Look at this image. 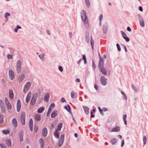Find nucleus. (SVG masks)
<instances>
[{
    "mask_svg": "<svg viewBox=\"0 0 148 148\" xmlns=\"http://www.w3.org/2000/svg\"><path fill=\"white\" fill-rule=\"evenodd\" d=\"M121 93H122V94L123 95V96L125 97V99L126 100H127V97H126V95H125V93L123 92L122 91H121Z\"/></svg>",
    "mask_w": 148,
    "mask_h": 148,
    "instance_id": "obj_55",
    "label": "nucleus"
},
{
    "mask_svg": "<svg viewBox=\"0 0 148 148\" xmlns=\"http://www.w3.org/2000/svg\"><path fill=\"white\" fill-rule=\"evenodd\" d=\"M31 94H32V93L31 92H29L28 93V94L27 96V97H26V100H25L26 102L27 103H28V102L29 101V100L31 98Z\"/></svg>",
    "mask_w": 148,
    "mask_h": 148,
    "instance_id": "obj_13",
    "label": "nucleus"
},
{
    "mask_svg": "<svg viewBox=\"0 0 148 148\" xmlns=\"http://www.w3.org/2000/svg\"><path fill=\"white\" fill-rule=\"evenodd\" d=\"M44 110V108L43 107H41L40 108L38 109V113H41L42 112H43V111Z\"/></svg>",
    "mask_w": 148,
    "mask_h": 148,
    "instance_id": "obj_37",
    "label": "nucleus"
},
{
    "mask_svg": "<svg viewBox=\"0 0 148 148\" xmlns=\"http://www.w3.org/2000/svg\"><path fill=\"white\" fill-rule=\"evenodd\" d=\"M143 140L144 145H145L147 142V140L146 137L145 136H143Z\"/></svg>",
    "mask_w": 148,
    "mask_h": 148,
    "instance_id": "obj_46",
    "label": "nucleus"
},
{
    "mask_svg": "<svg viewBox=\"0 0 148 148\" xmlns=\"http://www.w3.org/2000/svg\"><path fill=\"white\" fill-rule=\"evenodd\" d=\"M100 82L101 84L103 86H105L107 84L106 80L104 76H102L101 77Z\"/></svg>",
    "mask_w": 148,
    "mask_h": 148,
    "instance_id": "obj_9",
    "label": "nucleus"
},
{
    "mask_svg": "<svg viewBox=\"0 0 148 148\" xmlns=\"http://www.w3.org/2000/svg\"><path fill=\"white\" fill-rule=\"evenodd\" d=\"M120 127L117 126H116L115 127L112 128L111 130V132H119L120 131Z\"/></svg>",
    "mask_w": 148,
    "mask_h": 148,
    "instance_id": "obj_17",
    "label": "nucleus"
},
{
    "mask_svg": "<svg viewBox=\"0 0 148 148\" xmlns=\"http://www.w3.org/2000/svg\"><path fill=\"white\" fill-rule=\"evenodd\" d=\"M67 107H68V108H69V110L68 109L67 107L66 106H64V108L65 109H66L71 114H72V113L71 112V109L70 106L69 105H68L67 106Z\"/></svg>",
    "mask_w": 148,
    "mask_h": 148,
    "instance_id": "obj_34",
    "label": "nucleus"
},
{
    "mask_svg": "<svg viewBox=\"0 0 148 148\" xmlns=\"http://www.w3.org/2000/svg\"><path fill=\"white\" fill-rule=\"evenodd\" d=\"M61 102L62 103H64L66 102V100L64 98L62 97L61 99Z\"/></svg>",
    "mask_w": 148,
    "mask_h": 148,
    "instance_id": "obj_57",
    "label": "nucleus"
},
{
    "mask_svg": "<svg viewBox=\"0 0 148 148\" xmlns=\"http://www.w3.org/2000/svg\"><path fill=\"white\" fill-rule=\"evenodd\" d=\"M10 16V14L8 12H6L4 14V17L5 19V21H7L8 20L9 18L8 17Z\"/></svg>",
    "mask_w": 148,
    "mask_h": 148,
    "instance_id": "obj_23",
    "label": "nucleus"
},
{
    "mask_svg": "<svg viewBox=\"0 0 148 148\" xmlns=\"http://www.w3.org/2000/svg\"><path fill=\"white\" fill-rule=\"evenodd\" d=\"M39 142L40 144V148H43L44 146V142L42 138H40L39 139Z\"/></svg>",
    "mask_w": 148,
    "mask_h": 148,
    "instance_id": "obj_16",
    "label": "nucleus"
},
{
    "mask_svg": "<svg viewBox=\"0 0 148 148\" xmlns=\"http://www.w3.org/2000/svg\"><path fill=\"white\" fill-rule=\"evenodd\" d=\"M0 107L1 108L2 112L3 113H5V111L6 110L4 106V105L0 106Z\"/></svg>",
    "mask_w": 148,
    "mask_h": 148,
    "instance_id": "obj_38",
    "label": "nucleus"
},
{
    "mask_svg": "<svg viewBox=\"0 0 148 148\" xmlns=\"http://www.w3.org/2000/svg\"><path fill=\"white\" fill-rule=\"evenodd\" d=\"M64 134H63L60 136V138L58 143V146L59 147H60L62 145L64 142Z\"/></svg>",
    "mask_w": 148,
    "mask_h": 148,
    "instance_id": "obj_4",
    "label": "nucleus"
},
{
    "mask_svg": "<svg viewBox=\"0 0 148 148\" xmlns=\"http://www.w3.org/2000/svg\"><path fill=\"white\" fill-rule=\"evenodd\" d=\"M25 113L24 111L22 112L21 115V120L22 125H25Z\"/></svg>",
    "mask_w": 148,
    "mask_h": 148,
    "instance_id": "obj_3",
    "label": "nucleus"
},
{
    "mask_svg": "<svg viewBox=\"0 0 148 148\" xmlns=\"http://www.w3.org/2000/svg\"><path fill=\"white\" fill-rule=\"evenodd\" d=\"M116 46L117 47L118 50L119 51H120L121 50V49L119 44H116Z\"/></svg>",
    "mask_w": 148,
    "mask_h": 148,
    "instance_id": "obj_51",
    "label": "nucleus"
},
{
    "mask_svg": "<svg viewBox=\"0 0 148 148\" xmlns=\"http://www.w3.org/2000/svg\"><path fill=\"white\" fill-rule=\"evenodd\" d=\"M49 97L50 94L49 93H46L44 96V99L47 102H48V101Z\"/></svg>",
    "mask_w": 148,
    "mask_h": 148,
    "instance_id": "obj_19",
    "label": "nucleus"
},
{
    "mask_svg": "<svg viewBox=\"0 0 148 148\" xmlns=\"http://www.w3.org/2000/svg\"><path fill=\"white\" fill-rule=\"evenodd\" d=\"M108 28V25L107 24H105L103 27V31L104 33H106Z\"/></svg>",
    "mask_w": 148,
    "mask_h": 148,
    "instance_id": "obj_21",
    "label": "nucleus"
},
{
    "mask_svg": "<svg viewBox=\"0 0 148 148\" xmlns=\"http://www.w3.org/2000/svg\"><path fill=\"white\" fill-rule=\"evenodd\" d=\"M45 55L44 54H42L41 55H39L38 56L40 58L42 61L45 60V58H44V56Z\"/></svg>",
    "mask_w": 148,
    "mask_h": 148,
    "instance_id": "obj_41",
    "label": "nucleus"
},
{
    "mask_svg": "<svg viewBox=\"0 0 148 148\" xmlns=\"http://www.w3.org/2000/svg\"><path fill=\"white\" fill-rule=\"evenodd\" d=\"M86 5L87 8H89L90 6L89 0H84Z\"/></svg>",
    "mask_w": 148,
    "mask_h": 148,
    "instance_id": "obj_32",
    "label": "nucleus"
},
{
    "mask_svg": "<svg viewBox=\"0 0 148 148\" xmlns=\"http://www.w3.org/2000/svg\"><path fill=\"white\" fill-rule=\"evenodd\" d=\"M33 125V120L32 119H30L29 121V125Z\"/></svg>",
    "mask_w": 148,
    "mask_h": 148,
    "instance_id": "obj_50",
    "label": "nucleus"
},
{
    "mask_svg": "<svg viewBox=\"0 0 148 148\" xmlns=\"http://www.w3.org/2000/svg\"><path fill=\"white\" fill-rule=\"evenodd\" d=\"M138 16L139 21L140 25L142 27L145 26V22L142 16L140 14L138 15Z\"/></svg>",
    "mask_w": 148,
    "mask_h": 148,
    "instance_id": "obj_6",
    "label": "nucleus"
},
{
    "mask_svg": "<svg viewBox=\"0 0 148 148\" xmlns=\"http://www.w3.org/2000/svg\"><path fill=\"white\" fill-rule=\"evenodd\" d=\"M117 142V140L115 138L111 139L110 140V142L112 145H114Z\"/></svg>",
    "mask_w": 148,
    "mask_h": 148,
    "instance_id": "obj_33",
    "label": "nucleus"
},
{
    "mask_svg": "<svg viewBox=\"0 0 148 148\" xmlns=\"http://www.w3.org/2000/svg\"><path fill=\"white\" fill-rule=\"evenodd\" d=\"M84 110L85 111V113L86 114H88L89 113V108L85 106L84 107Z\"/></svg>",
    "mask_w": 148,
    "mask_h": 148,
    "instance_id": "obj_31",
    "label": "nucleus"
},
{
    "mask_svg": "<svg viewBox=\"0 0 148 148\" xmlns=\"http://www.w3.org/2000/svg\"><path fill=\"white\" fill-rule=\"evenodd\" d=\"M126 118H127V115L126 114H125L123 115V119L124 123L125 125H127V122L126 121Z\"/></svg>",
    "mask_w": 148,
    "mask_h": 148,
    "instance_id": "obj_35",
    "label": "nucleus"
},
{
    "mask_svg": "<svg viewBox=\"0 0 148 148\" xmlns=\"http://www.w3.org/2000/svg\"><path fill=\"white\" fill-rule=\"evenodd\" d=\"M85 39L86 42L88 43H89V35L88 33L86 32L85 34Z\"/></svg>",
    "mask_w": 148,
    "mask_h": 148,
    "instance_id": "obj_26",
    "label": "nucleus"
},
{
    "mask_svg": "<svg viewBox=\"0 0 148 148\" xmlns=\"http://www.w3.org/2000/svg\"><path fill=\"white\" fill-rule=\"evenodd\" d=\"M35 119L38 121H40L41 120V115L39 114H36L35 116Z\"/></svg>",
    "mask_w": 148,
    "mask_h": 148,
    "instance_id": "obj_18",
    "label": "nucleus"
},
{
    "mask_svg": "<svg viewBox=\"0 0 148 148\" xmlns=\"http://www.w3.org/2000/svg\"><path fill=\"white\" fill-rule=\"evenodd\" d=\"M99 69L101 71L103 75H106L107 71L103 67L99 68Z\"/></svg>",
    "mask_w": 148,
    "mask_h": 148,
    "instance_id": "obj_14",
    "label": "nucleus"
},
{
    "mask_svg": "<svg viewBox=\"0 0 148 148\" xmlns=\"http://www.w3.org/2000/svg\"><path fill=\"white\" fill-rule=\"evenodd\" d=\"M5 101L7 108L9 110H11L12 109V106L9 101L8 98L6 97L5 98Z\"/></svg>",
    "mask_w": 148,
    "mask_h": 148,
    "instance_id": "obj_8",
    "label": "nucleus"
},
{
    "mask_svg": "<svg viewBox=\"0 0 148 148\" xmlns=\"http://www.w3.org/2000/svg\"><path fill=\"white\" fill-rule=\"evenodd\" d=\"M33 125H29V127L30 130L31 131H33Z\"/></svg>",
    "mask_w": 148,
    "mask_h": 148,
    "instance_id": "obj_61",
    "label": "nucleus"
},
{
    "mask_svg": "<svg viewBox=\"0 0 148 148\" xmlns=\"http://www.w3.org/2000/svg\"><path fill=\"white\" fill-rule=\"evenodd\" d=\"M2 132L3 134H8L10 133L9 131L8 130H3L2 131Z\"/></svg>",
    "mask_w": 148,
    "mask_h": 148,
    "instance_id": "obj_45",
    "label": "nucleus"
},
{
    "mask_svg": "<svg viewBox=\"0 0 148 148\" xmlns=\"http://www.w3.org/2000/svg\"><path fill=\"white\" fill-rule=\"evenodd\" d=\"M139 10L141 11V12H142L143 11V8H142L140 6L139 7Z\"/></svg>",
    "mask_w": 148,
    "mask_h": 148,
    "instance_id": "obj_64",
    "label": "nucleus"
},
{
    "mask_svg": "<svg viewBox=\"0 0 148 148\" xmlns=\"http://www.w3.org/2000/svg\"><path fill=\"white\" fill-rule=\"evenodd\" d=\"M23 131H21L20 134H19V136L20 138H22L23 137Z\"/></svg>",
    "mask_w": 148,
    "mask_h": 148,
    "instance_id": "obj_49",
    "label": "nucleus"
},
{
    "mask_svg": "<svg viewBox=\"0 0 148 148\" xmlns=\"http://www.w3.org/2000/svg\"><path fill=\"white\" fill-rule=\"evenodd\" d=\"M127 30L129 32L131 31V29L129 27H128L127 28Z\"/></svg>",
    "mask_w": 148,
    "mask_h": 148,
    "instance_id": "obj_63",
    "label": "nucleus"
},
{
    "mask_svg": "<svg viewBox=\"0 0 148 148\" xmlns=\"http://www.w3.org/2000/svg\"><path fill=\"white\" fill-rule=\"evenodd\" d=\"M83 59L84 60V62L85 64L86 63V56L85 55L83 56Z\"/></svg>",
    "mask_w": 148,
    "mask_h": 148,
    "instance_id": "obj_48",
    "label": "nucleus"
},
{
    "mask_svg": "<svg viewBox=\"0 0 148 148\" xmlns=\"http://www.w3.org/2000/svg\"><path fill=\"white\" fill-rule=\"evenodd\" d=\"M54 135L55 137L57 139H58L59 138L60 134L59 132L57 130H56L54 132Z\"/></svg>",
    "mask_w": 148,
    "mask_h": 148,
    "instance_id": "obj_28",
    "label": "nucleus"
},
{
    "mask_svg": "<svg viewBox=\"0 0 148 148\" xmlns=\"http://www.w3.org/2000/svg\"><path fill=\"white\" fill-rule=\"evenodd\" d=\"M121 32L122 37L124 38L125 37H126L127 35L124 32H123V31H121Z\"/></svg>",
    "mask_w": 148,
    "mask_h": 148,
    "instance_id": "obj_44",
    "label": "nucleus"
},
{
    "mask_svg": "<svg viewBox=\"0 0 148 148\" xmlns=\"http://www.w3.org/2000/svg\"><path fill=\"white\" fill-rule=\"evenodd\" d=\"M98 108V109H99V111L100 113H101V114H102V113H103V111L101 109V108L100 107H99Z\"/></svg>",
    "mask_w": 148,
    "mask_h": 148,
    "instance_id": "obj_60",
    "label": "nucleus"
},
{
    "mask_svg": "<svg viewBox=\"0 0 148 148\" xmlns=\"http://www.w3.org/2000/svg\"><path fill=\"white\" fill-rule=\"evenodd\" d=\"M36 101V99L33 98H32L31 102V104L32 106H34L35 104Z\"/></svg>",
    "mask_w": 148,
    "mask_h": 148,
    "instance_id": "obj_29",
    "label": "nucleus"
},
{
    "mask_svg": "<svg viewBox=\"0 0 148 148\" xmlns=\"http://www.w3.org/2000/svg\"><path fill=\"white\" fill-rule=\"evenodd\" d=\"M103 18V16L102 14H101L99 17V21H102Z\"/></svg>",
    "mask_w": 148,
    "mask_h": 148,
    "instance_id": "obj_58",
    "label": "nucleus"
},
{
    "mask_svg": "<svg viewBox=\"0 0 148 148\" xmlns=\"http://www.w3.org/2000/svg\"><path fill=\"white\" fill-rule=\"evenodd\" d=\"M62 123H60L57 126V130L58 131H60L61 130V128L62 127Z\"/></svg>",
    "mask_w": 148,
    "mask_h": 148,
    "instance_id": "obj_40",
    "label": "nucleus"
},
{
    "mask_svg": "<svg viewBox=\"0 0 148 148\" xmlns=\"http://www.w3.org/2000/svg\"><path fill=\"white\" fill-rule=\"evenodd\" d=\"M4 105V103L1 99L0 100V106Z\"/></svg>",
    "mask_w": 148,
    "mask_h": 148,
    "instance_id": "obj_54",
    "label": "nucleus"
},
{
    "mask_svg": "<svg viewBox=\"0 0 148 148\" xmlns=\"http://www.w3.org/2000/svg\"><path fill=\"white\" fill-rule=\"evenodd\" d=\"M124 141L123 140H122L121 141V146L123 147L124 145Z\"/></svg>",
    "mask_w": 148,
    "mask_h": 148,
    "instance_id": "obj_62",
    "label": "nucleus"
},
{
    "mask_svg": "<svg viewBox=\"0 0 148 148\" xmlns=\"http://www.w3.org/2000/svg\"><path fill=\"white\" fill-rule=\"evenodd\" d=\"M132 88L136 92H138V89L135 86L132 84Z\"/></svg>",
    "mask_w": 148,
    "mask_h": 148,
    "instance_id": "obj_42",
    "label": "nucleus"
},
{
    "mask_svg": "<svg viewBox=\"0 0 148 148\" xmlns=\"http://www.w3.org/2000/svg\"><path fill=\"white\" fill-rule=\"evenodd\" d=\"M17 121L15 118H14L12 120V125L15 127H16L17 126Z\"/></svg>",
    "mask_w": 148,
    "mask_h": 148,
    "instance_id": "obj_20",
    "label": "nucleus"
},
{
    "mask_svg": "<svg viewBox=\"0 0 148 148\" xmlns=\"http://www.w3.org/2000/svg\"><path fill=\"white\" fill-rule=\"evenodd\" d=\"M57 110H56L53 111L52 112L51 116V118H53L55 117L57 115Z\"/></svg>",
    "mask_w": 148,
    "mask_h": 148,
    "instance_id": "obj_25",
    "label": "nucleus"
},
{
    "mask_svg": "<svg viewBox=\"0 0 148 148\" xmlns=\"http://www.w3.org/2000/svg\"><path fill=\"white\" fill-rule=\"evenodd\" d=\"M31 85V84L30 82H27L24 86L23 92H26L29 88Z\"/></svg>",
    "mask_w": 148,
    "mask_h": 148,
    "instance_id": "obj_5",
    "label": "nucleus"
},
{
    "mask_svg": "<svg viewBox=\"0 0 148 148\" xmlns=\"http://www.w3.org/2000/svg\"><path fill=\"white\" fill-rule=\"evenodd\" d=\"M3 115L1 113H0V123H3Z\"/></svg>",
    "mask_w": 148,
    "mask_h": 148,
    "instance_id": "obj_36",
    "label": "nucleus"
},
{
    "mask_svg": "<svg viewBox=\"0 0 148 148\" xmlns=\"http://www.w3.org/2000/svg\"><path fill=\"white\" fill-rule=\"evenodd\" d=\"M0 146L1 148H6V147L5 145L3 144H0Z\"/></svg>",
    "mask_w": 148,
    "mask_h": 148,
    "instance_id": "obj_56",
    "label": "nucleus"
},
{
    "mask_svg": "<svg viewBox=\"0 0 148 148\" xmlns=\"http://www.w3.org/2000/svg\"><path fill=\"white\" fill-rule=\"evenodd\" d=\"M21 28V27L18 25H17L16 27L14 29V31L16 32H17L18 29Z\"/></svg>",
    "mask_w": 148,
    "mask_h": 148,
    "instance_id": "obj_43",
    "label": "nucleus"
},
{
    "mask_svg": "<svg viewBox=\"0 0 148 148\" xmlns=\"http://www.w3.org/2000/svg\"><path fill=\"white\" fill-rule=\"evenodd\" d=\"M7 58L9 59H11L12 58L13 56L11 54H8L7 56Z\"/></svg>",
    "mask_w": 148,
    "mask_h": 148,
    "instance_id": "obj_47",
    "label": "nucleus"
},
{
    "mask_svg": "<svg viewBox=\"0 0 148 148\" xmlns=\"http://www.w3.org/2000/svg\"><path fill=\"white\" fill-rule=\"evenodd\" d=\"M71 97L73 98H75L77 97V95L76 93L72 91L71 92Z\"/></svg>",
    "mask_w": 148,
    "mask_h": 148,
    "instance_id": "obj_24",
    "label": "nucleus"
},
{
    "mask_svg": "<svg viewBox=\"0 0 148 148\" xmlns=\"http://www.w3.org/2000/svg\"><path fill=\"white\" fill-rule=\"evenodd\" d=\"M103 58L100 57V60L99 61L98 66L99 68L103 67Z\"/></svg>",
    "mask_w": 148,
    "mask_h": 148,
    "instance_id": "obj_10",
    "label": "nucleus"
},
{
    "mask_svg": "<svg viewBox=\"0 0 148 148\" xmlns=\"http://www.w3.org/2000/svg\"><path fill=\"white\" fill-rule=\"evenodd\" d=\"M58 69H59V71L62 72L63 71V68H62V67L61 66H58Z\"/></svg>",
    "mask_w": 148,
    "mask_h": 148,
    "instance_id": "obj_53",
    "label": "nucleus"
},
{
    "mask_svg": "<svg viewBox=\"0 0 148 148\" xmlns=\"http://www.w3.org/2000/svg\"><path fill=\"white\" fill-rule=\"evenodd\" d=\"M6 144L9 146L11 145V140H6Z\"/></svg>",
    "mask_w": 148,
    "mask_h": 148,
    "instance_id": "obj_39",
    "label": "nucleus"
},
{
    "mask_svg": "<svg viewBox=\"0 0 148 148\" xmlns=\"http://www.w3.org/2000/svg\"><path fill=\"white\" fill-rule=\"evenodd\" d=\"M81 15L82 20L84 25V27L86 28H88L89 27L88 18L87 17L86 13L84 10H82L81 12Z\"/></svg>",
    "mask_w": 148,
    "mask_h": 148,
    "instance_id": "obj_1",
    "label": "nucleus"
},
{
    "mask_svg": "<svg viewBox=\"0 0 148 148\" xmlns=\"http://www.w3.org/2000/svg\"><path fill=\"white\" fill-rule=\"evenodd\" d=\"M25 78V75L24 74H22L20 75L18 78V81L20 83Z\"/></svg>",
    "mask_w": 148,
    "mask_h": 148,
    "instance_id": "obj_12",
    "label": "nucleus"
},
{
    "mask_svg": "<svg viewBox=\"0 0 148 148\" xmlns=\"http://www.w3.org/2000/svg\"><path fill=\"white\" fill-rule=\"evenodd\" d=\"M90 43L92 47V50L94 49V40L92 38V36H91L90 37Z\"/></svg>",
    "mask_w": 148,
    "mask_h": 148,
    "instance_id": "obj_30",
    "label": "nucleus"
},
{
    "mask_svg": "<svg viewBox=\"0 0 148 148\" xmlns=\"http://www.w3.org/2000/svg\"><path fill=\"white\" fill-rule=\"evenodd\" d=\"M9 95L10 98L12 99L14 98V95L13 91L11 89L9 90Z\"/></svg>",
    "mask_w": 148,
    "mask_h": 148,
    "instance_id": "obj_22",
    "label": "nucleus"
},
{
    "mask_svg": "<svg viewBox=\"0 0 148 148\" xmlns=\"http://www.w3.org/2000/svg\"><path fill=\"white\" fill-rule=\"evenodd\" d=\"M124 39L127 42H128L130 41V38L127 37H125V38H124Z\"/></svg>",
    "mask_w": 148,
    "mask_h": 148,
    "instance_id": "obj_52",
    "label": "nucleus"
},
{
    "mask_svg": "<svg viewBox=\"0 0 148 148\" xmlns=\"http://www.w3.org/2000/svg\"><path fill=\"white\" fill-rule=\"evenodd\" d=\"M40 90L39 89L38 92L35 93L34 94L33 98L37 99L38 95L40 94Z\"/></svg>",
    "mask_w": 148,
    "mask_h": 148,
    "instance_id": "obj_27",
    "label": "nucleus"
},
{
    "mask_svg": "<svg viewBox=\"0 0 148 148\" xmlns=\"http://www.w3.org/2000/svg\"><path fill=\"white\" fill-rule=\"evenodd\" d=\"M9 78L11 80H14L15 78V75L14 73L12 70H10L9 71Z\"/></svg>",
    "mask_w": 148,
    "mask_h": 148,
    "instance_id": "obj_7",
    "label": "nucleus"
},
{
    "mask_svg": "<svg viewBox=\"0 0 148 148\" xmlns=\"http://www.w3.org/2000/svg\"><path fill=\"white\" fill-rule=\"evenodd\" d=\"M21 61L20 60L17 61L16 65V69L17 73H19L21 70Z\"/></svg>",
    "mask_w": 148,
    "mask_h": 148,
    "instance_id": "obj_2",
    "label": "nucleus"
},
{
    "mask_svg": "<svg viewBox=\"0 0 148 148\" xmlns=\"http://www.w3.org/2000/svg\"><path fill=\"white\" fill-rule=\"evenodd\" d=\"M21 104L19 99H18L17 103V111L19 112L21 109Z\"/></svg>",
    "mask_w": 148,
    "mask_h": 148,
    "instance_id": "obj_11",
    "label": "nucleus"
},
{
    "mask_svg": "<svg viewBox=\"0 0 148 148\" xmlns=\"http://www.w3.org/2000/svg\"><path fill=\"white\" fill-rule=\"evenodd\" d=\"M55 106V105L54 103H52L50 105L49 107H50L51 108H52L54 107Z\"/></svg>",
    "mask_w": 148,
    "mask_h": 148,
    "instance_id": "obj_59",
    "label": "nucleus"
},
{
    "mask_svg": "<svg viewBox=\"0 0 148 148\" xmlns=\"http://www.w3.org/2000/svg\"><path fill=\"white\" fill-rule=\"evenodd\" d=\"M42 134L43 136L45 137L47 136V130L46 127H45L43 128L42 130Z\"/></svg>",
    "mask_w": 148,
    "mask_h": 148,
    "instance_id": "obj_15",
    "label": "nucleus"
}]
</instances>
